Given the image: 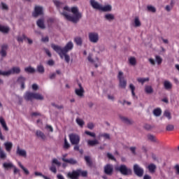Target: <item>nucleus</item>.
Segmentation results:
<instances>
[{"instance_id": "nucleus-1", "label": "nucleus", "mask_w": 179, "mask_h": 179, "mask_svg": "<svg viewBox=\"0 0 179 179\" xmlns=\"http://www.w3.org/2000/svg\"><path fill=\"white\" fill-rule=\"evenodd\" d=\"M62 16L73 23H78L82 18V13H79V8L78 7H72L70 8L68 6L63 8V11L60 12Z\"/></svg>"}, {"instance_id": "nucleus-2", "label": "nucleus", "mask_w": 179, "mask_h": 179, "mask_svg": "<svg viewBox=\"0 0 179 179\" xmlns=\"http://www.w3.org/2000/svg\"><path fill=\"white\" fill-rule=\"evenodd\" d=\"M51 48L59 55H61V54H67L68 52H69V51H72V50L73 49V43H72V41H69L64 48H62L61 46L57 45L55 44H52Z\"/></svg>"}, {"instance_id": "nucleus-3", "label": "nucleus", "mask_w": 179, "mask_h": 179, "mask_svg": "<svg viewBox=\"0 0 179 179\" xmlns=\"http://www.w3.org/2000/svg\"><path fill=\"white\" fill-rule=\"evenodd\" d=\"M24 99L27 100V101H31L33 99H35L36 100H43L44 97L40 94L27 92L25 93Z\"/></svg>"}, {"instance_id": "nucleus-4", "label": "nucleus", "mask_w": 179, "mask_h": 179, "mask_svg": "<svg viewBox=\"0 0 179 179\" xmlns=\"http://www.w3.org/2000/svg\"><path fill=\"white\" fill-rule=\"evenodd\" d=\"M115 170L120 171L123 176H131L132 174V170L127 168V166L124 164L115 168Z\"/></svg>"}, {"instance_id": "nucleus-5", "label": "nucleus", "mask_w": 179, "mask_h": 179, "mask_svg": "<svg viewBox=\"0 0 179 179\" xmlns=\"http://www.w3.org/2000/svg\"><path fill=\"white\" fill-rule=\"evenodd\" d=\"M69 138L71 145H79L80 142V136L79 135L72 133L69 135Z\"/></svg>"}, {"instance_id": "nucleus-6", "label": "nucleus", "mask_w": 179, "mask_h": 179, "mask_svg": "<svg viewBox=\"0 0 179 179\" xmlns=\"http://www.w3.org/2000/svg\"><path fill=\"white\" fill-rule=\"evenodd\" d=\"M117 78L120 82V87H122V89H125V87H127V80L124 79V73H122V71H119Z\"/></svg>"}, {"instance_id": "nucleus-7", "label": "nucleus", "mask_w": 179, "mask_h": 179, "mask_svg": "<svg viewBox=\"0 0 179 179\" xmlns=\"http://www.w3.org/2000/svg\"><path fill=\"white\" fill-rule=\"evenodd\" d=\"M103 173L106 174V176H113L114 173V166L113 164H107L103 167Z\"/></svg>"}, {"instance_id": "nucleus-8", "label": "nucleus", "mask_w": 179, "mask_h": 179, "mask_svg": "<svg viewBox=\"0 0 179 179\" xmlns=\"http://www.w3.org/2000/svg\"><path fill=\"white\" fill-rule=\"evenodd\" d=\"M133 169H134V173L138 177H142L143 176V173H144L143 169L139 166V165L136 164H134Z\"/></svg>"}, {"instance_id": "nucleus-9", "label": "nucleus", "mask_w": 179, "mask_h": 179, "mask_svg": "<svg viewBox=\"0 0 179 179\" xmlns=\"http://www.w3.org/2000/svg\"><path fill=\"white\" fill-rule=\"evenodd\" d=\"M88 37L91 43H96L99 41V34L97 32H90Z\"/></svg>"}, {"instance_id": "nucleus-10", "label": "nucleus", "mask_w": 179, "mask_h": 179, "mask_svg": "<svg viewBox=\"0 0 179 179\" xmlns=\"http://www.w3.org/2000/svg\"><path fill=\"white\" fill-rule=\"evenodd\" d=\"M43 7L36 6H35L34 11L32 13V16L34 17H37L38 16L43 15Z\"/></svg>"}, {"instance_id": "nucleus-11", "label": "nucleus", "mask_w": 179, "mask_h": 179, "mask_svg": "<svg viewBox=\"0 0 179 179\" xmlns=\"http://www.w3.org/2000/svg\"><path fill=\"white\" fill-rule=\"evenodd\" d=\"M84 159H85V162L86 163V165L88 167H93V159H92V157L85 156Z\"/></svg>"}, {"instance_id": "nucleus-12", "label": "nucleus", "mask_w": 179, "mask_h": 179, "mask_svg": "<svg viewBox=\"0 0 179 179\" xmlns=\"http://www.w3.org/2000/svg\"><path fill=\"white\" fill-rule=\"evenodd\" d=\"M16 153L18 156H21L22 157H26L27 156V152L24 150L20 149V147H17Z\"/></svg>"}, {"instance_id": "nucleus-13", "label": "nucleus", "mask_w": 179, "mask_h": 179, "mask_svg": "<svg viewBox=\"0 0 179 179\" xmlns=\"http://www.w3.org/2000/svg\"><path fill=\"white\" fill-rule=\"evenodd\" d=\"M78 86L80 89H76L75 92L77 96L79 97H83V93H85V90H83V87H82V85L78 84Z\"/></svg>"}, {"instance_id": "nucleus-14", "label": "nucleus", "mask_w": 179, "mask_h": 179, "mask_svg": "<svg viewBox=\"0 0 179 179\" xmlns=\"http://www.w3.org/2000/svg\"><path fill=\"white\" fill-rule=\"evenodd\" d=\"M90 5L94 9H97L100 10L101 8V5H100L96 0H90Z\"/></svg>"}, {"instance_id": "nucleus-15", "label": "nucleus", "mask_w": 179, "mask_h": 179, "mask_svg": "<svg viewBox=\"0 0 179 179\" xmlns=\"http://www.w3.org/2000/svg\"><path fill=\"white\" fill-rule=\"evenodd\" d=\"M8 50V45H1V49L0 50V55L1 57H6V51Z\"/></svg>"}, {"instance_id": "nucleus-16", "label": "nucleus", "mask_w": 179, "mask_h": 179, "mask_svg": "<svg viewBox=\"0 0 179 179\" xmlns=\"http://www.w3.org/2000/svg\"><path fill=\"white\" fill-rule=\"evenodd\" d=\"M17 83H20L21 85V89H24V83L26 82V78L23 76L18 77L17 80Z\"/></svg>"}, {"instance_id": "nucleus-17", "label": "nucleus", "mask_w": 179, "mask_h": 179, "mask_svg": "<svg viewBox=\"0 0 179 179\" xmlns=\"http://www.w3.org/2000/svg\"><path fill=\"white\" fill-rule=\"evenodd\" d=\"M0 124L2 128L4 129V131H9V128L8 127V125H6V122H5V119H3V117H0Z\"/></svg>"}, {"instance_id": "nucleus-18", "label": "nucleus", "mask_w": 179, "mask_h": 179, "mask_svg": "<svg viewBox=\"0 0 179 179\" xmlns=\"http://www.w3.org/2000/svg\"><path fill=\"white\" fill-rule=\"evenodd\" d=\"M63 162L64 163H68L69 164L71 165H75L78 164V161L73 158H70V159H63Z\"/></svg>"}, {"instance_id": "nucleus-19", "label": "nucleus", "mask_w": 179, "mask_h": 179, "mask_svg": "<svg viewBox=\"0 0 179 179\" xmlns=\"http://www.w3.org/2000/svg\"><path fill=\"white\" fill-rule=\"evenodd\" d=\"M3 167L4 170H9L10 169H13L15 167V165L12 162H4L3 164Z\"/></svg>"}, {"instance_id": "nucleus-20", "label": "nucleus", "mask_w": 179, "mask_h": 179, "mask_svg": "<svg viewBox=\"0 0 179 179\" xmlns=\"http://www.w3.org/2000/svg\"><path fill=\"white\" fill-rule=\"evenodd\" d=\"M73 173H78V177L81 176L82 177H87V171H82L81 169H77L76 171H73Z\"/></svg>"}, {"instance_id": "nucleus-21", "label": "nucleus", "mask_w": 179, "mask_h": 179, "mask_svg": "<svg viewBox=\"0 0 179 179\" xmlns=\"http://www.w3.org/2000/svg\"><path fill=\"white\" fill-rule=\"evenodd\" d=\"M36 24L40 29H45V25L44 24V18H41L37 20Z\"/></svg>"}, {"instance_id": "nucleus-22", "label": "nucleus", "mask_w": 179, "mask_h": 179, "mask_svg": "<svg viewBox=\"0 0 179 179\" xmlns=\"http://www.w3.org/2000/svg\"><path fill=\"white\" fill-rule=\"evenodd\" d=\"M164 87L166 90H171V89H173V84L169 80H165L164 82Z\"/></svg>"}, {"instance_id": "nucleus-23", "label": "nucleus", "mask_w": 179, "mask_h": 179, "mask_svg": "<svg viewBox=\"0 0 179 179\" xmlns=\"http://www.w3.org/2000/svg\"><path fill=\"white\" fill-rule=\"evenodd\" d=\"M36 135L38 138H41V139H42V141H45V139L47 138V137L45 136V134H44L43 133V131H41L40 130L36 131Z\"/></svg>"}, {"instance_id": "nucleus-24", "label": "nucleus", "mask_w": 179, "mask_h": 179, "mask_svg": "<svg viewBox=\"0 0 179 179\" xmlns=\"http://www.w3.org/2000/svg\"><path fill=\"white\" fill-rule=\"evenodd\" d=\"M67 176L69 178H71V179H78V178H79V173H78V172L69 173L67 174Z\"/></svg>"}, {"instance_id": "nucleus-25", "label": "nucleus", "mask_w": 179, "mask_h": 179, "mask_svg": "<svg viewBox=\"0 0 179 179\" xmlns=\"http://www.w3.org/2000/svg\"><path fill=\"white\" fill-rule=\"evenodd\" d=\"M4 146L6 152H10V150H12V148H13V144L12 142H6L4 143Z\"/></svg>"}, {"instance_id": "nucleus-26", "label": "nucleus", "mask_w": 179, "mask_h": 179, "mask_svg": "<svg viewBox=\"0 0 179 179\" xmlns=\"http://www.w3.org/2000/svg\"><path fill=\"white\" fill-rule=\"evenodd\" d=\"M112 7L110 5H107L105 6H101V9L99 10H101V12H111Z\"/></svg>"}, {"instance_id": "nucleus-27", "label": "nucleus", "mask_w": 179, "mask_h": 179, "mask_svg": "<svg viewBox=\"0 0 179 179\" xmlns=\"http://www.w3.org/2000/svg\"><path fill=\"white\" fill-rule=\"evenodd\" d=\"M99 142L97 139L87 141L88 146H96V145H99Z\"/></svg>"}, {"instance_id": "nucleus-28", "label": "nucleus", "mask_w": 179, "mask_h": 179, "mask_svg": "<svg viewBox=\"0 0 179 179\" xmlns=\"http://www.w3.org/2000/svg\"><path fill=\"white\" fill-rule=\"evenodd\" d=\"M36 71L38 73L43 75V73L45 72V69H44V66H43L42 64H39L36 67Z\"/></svg>"}, {"instance_id": "nucleus-29", "label": "nucleus", "mask_w": 179, "mask_h": 179, "mask_svg": "<svg viewBox=\"0 0 179 179\" xmlns=\"http://www.w3.org/2000/svg\"><path fill=\"white\" fill-rule=\"evenodd\" d=\"M60 58L62 59H64H64L66 61V62H67V64H69V61H71V57H69V55H67L66 53L65 54H61V55H59Z\"/></svg>"}, {"instance_id": "nucleus-30", "label": "nucleus", "mask_w": 179, "mask_h": 179, "mask_svg": "<svg viewBox=\"0 0 179 179\" xmlns=\"http://www.w3.org/2000/svg\"><path fill=\"white\" fill-rule=\"evenodd\" d=\"M152 113L155 117H160L162 115V109L160 108H157L153 110Z\"/></svg>"}, {"instance_id": "nucleus-31", "label": "nucleus", "mask_w": 179, "mask_h": 179, "mask_svg": "<svg viewBox=\"0 0 179 179\" xmlns=\"http://www.w3.org/2000/svg\"><path fill=\"white\" fill-rule=\"evenodd\" d=\"M9 71H10V72H11V75L15 74V73L18 74L20 72V68L17 67V66H14Z\"/></svg>"}, {"instance_id": "nucleus-32", "label": "nucleus", "mask_w": 179, "mask_h": 179, "mask_svg": "<svg viewBox=\"0 0 179 179\" xmlns=\"http://www.w3.org/2000/svg\"><path fill=\"white\" fill-rule=\"evenodd\" d=\"M145 92L147 94H152V93H153V88L150 85H146L145 87Z\"/></svg>"}, {"instance_id": "nucleus-33", "label": "nucleus", "mask_w": 179, "mask_h": 179, "mask_svg": "<svg viewBox=\"0 0 179 179\" xmlns=\"http://www.w3.org/2000/svg\"><path fill=\"white\" fill-rule=\"evenodd\" d=\"M148 169L150 173H155V171H156V165L154 164H150L148 165Z\"/></svg>"}, {"instance_id": "nucleus-34", "label": "nucleus", "mask_w": 179, "mask_h": 179, "mask_svg": "<svg viewBox=\"0 0 179 179\" xmlns=\"http://www.w3.org/2000/svg\"><path fill=\"white\" fill-rule=\"evenodd\" d=\"M25 72L27 73H34L36 72V69L31 66H28L24 69Z\"/></svg>"}, {"instance_id": "nucleus-35", "label": "nucleus", "mask_w": 179, "mask_h": 179, "mask_svg": "<svg viewBox=\"0 0 179 179\" xmlns=\"http://www.w3.org/2000/svg\"><path fill=\"white\" fill-rule=\"evenodd\" d=\"M147 138H148V141H150V142L157 143V138H156V136H155L152 134H148L147 136Z\"/></svg>"}, {"instance_id": "nucleus-36", "label": "nucleus", "mask_w": 179, "mask_h": 179, "mask_svg": "<svg viewBox=\"0 0 179 179\" xmlns=\"http://www.w3.org/2000/svg\"><path fill=\"white\" fill-rule=\"evenodd\" d=\"M18 166H19V167H20V169H22V170H23L24 174H26L27 176H29L30 174V172H29V170H27V169H26L24 166H23L22 163L19 162Z\"/></svg>"}, {"instance_id": "nucleus-37", "label": "nucleus", "mask_w": 179, "mask_h": 179, "mask_svg": "<svg viewBox=\"0 0 179 179\" xmlns=\"http://www.w3.org/2000/svg\"><path fill=\"white\" fill-rule=\"evenodd\" d=\"M120 120H122L124 124H127L128 125H131V124H132V121L125 117L120 116Z\"/></svg>"}, {"instance_id": "nucleus-38", "label": "nucleus", "mask_w": 179, "mask_h": 179, "mask_svg": "<svg viewBox=\"0 0 179 179\" xmlns=\"http://www.w3.org/2000/svg\"><path fill=\"white\" fill-rule=\"evenodd\" d=\"M74 42L76 43V44H77V45H82V43H83V41H82V38L77 36L74 38Z\"/></svg>"}, {"instance_id": "nucleus-39", "label": "nucleus", "mask_w": 179, "mask_h": 179, "mask_svg": "<svg viewBox=\"0 0 179 179\" xmlns=\"http://www.w3.org/2000/svg\"><path fill=\"white\" fill-rule=\"evenodd\" d=\"M9 27H5V26H1L0 25V31L2 33H9Z\"/></svg>"}, {"instance_id": "nucleus-40", "label": "nucleus", "mask_w": 179, "mask_h": 179, "mask_svg": "<svg viewBox=\"0 0 179 179\" xmlns=\"http://www.w3.org/2000/svg\"><path fill=\"white\" fill-rule=\"evenodd\" d=\"M0 75L2 76H10V75H12V71H10V70L8 71H3L2 70H0Z\"/></svg>"}, {"instance_id": "nucleus-41", "label": "nucleus", "mask_w": 179, "mask_h": 179, "mask_svg": "<svg viewBox=\"0 0 179 179\" xmlns=\"http://www.w3.org/2000/svg\"><path fill=\"white\" fill-rule=\"evenodd\" d=\"M0 159H2V160H5L6 159V153H5V151L2 150L0 147Z\"/></svg>"}, {"instance_id": "nucleus-42", "label": "nucleus", "mask_w": 179, "mask_h": 179, "mask_svg": "<svg viewBox=\"0 0 179 179\" xmlns=\"http://www.w3.org/2000/svg\"><path fill=\"white\" fill-rule=\"evenodd\" d=\"M137 81L139 83H141V85H143L145 82H149V78H137Z\"/></svg>"}, {"instance_id": "nucleus-43", "label": "nucleus", "mask_w": 179, "mask_h": 179, "mask_svg": "<svg viewBox=\"0 0 179 179\" xmlns=\"http://www.w3.org/2000/svg\"><path fill=\"white\" fill-rule=\"evenodd\" d=\"M129 62L130 65H132L133 66L136 65V59L134 57H130L129 59Z\"/></svg>"}, {"instance_id": "nucleus-44", "label": "nucleus", "mask_w": 179, "mask_h": 179, "mask_svg": "<svg viewBox=\"0 0 179 179\" xmlns=\"http://www.w3.org/2000/svg\"><path fill=\"white\" fill-rule=\"evenodd\" d=\"M54 3L55 6H57V9H61V8H62V5H64V3L59 1H54Z\"/></svg>"}, {"instance_id": "nucleus-45", "label": "nucleus", "mask_w": 179, "mask_h": 179, "mask_svg": "<svg viewBox=\"0 0 179 179\" xmlns=\"http://www.w3.org/2000/svg\"><path fill=\"white\" fill-rule=\"evenodd\" d=\"M27 38V36L26 35L23 34L22 36H17V40L18 43H23V40H26Z\"/></svg>"}, {"instance_id": "nucleus-46", "label": "nucleus", "mask_w": 179, "mask_h": 179, "mask_svg": "<svg viewBox=\"0 0 179 179\" xmlns=\"http://www.w3.org/2000/svg\"><path fill=\"white\" fill-rule=\"evenodd\" d=\"M129 89L131 92V94H132L133 97H135V86L134 85V84L129 85Z\"/></svg>"}, {"instance_id": "nucleus-47", "label": "nucleus", "mask_w": 179, "mask_h": 179, "mask_svg": "<svg viewBox=\"0 0 179 179\" xmlns=\"http://www.w3.org/2000/svg\"><path fill=\"white\" fill-rule=\"evenodd\" d=\"M134 24L136 27H139L141 26V21L138 17H136L134 19Z\"/></svg>"}, {"instance_id": "nucleus-48", "label": "nucleus", "mask_w": 179, "mask_h": 179, "mask_svg": "<svg viewBox=\"0 0 179 179\" xmlns=\"http://www.w3.org/2000/svg\"><path fill=\"white\" fill-rule=\"evenodd\" d=\"M106 156H107V157H108V159H109V160H113V162H116V159H115V157H114V155H112L111 153H110V152H108L107 154H106Z\"/></svg>"}, {"instance_id": "nucleus-49", "label": "nucleus", "mask_w": 179, "mask_h": 179, "mask_svg": "<svg viewBox=\"0 0 179 179\" xmlns=\"http://www.w3.org/2000/svg\"><path fill=\"white\" fill-rule=\"evenodd\" d=\"M76 122L80 127H81V128L85 125V122L78 117L76 119Z\"/></svg>"}, {"instance_id": "nucleus-50", "label": "nucleus", "mask_w": 179, "mask_h": 179, "mask_svg": "<svg viewBox=\"0 0 179 179\" xmlns=\"http://www.w3.org/2000/svg\"><path fill=\"white\" fill-rule=\"evenodd\" d=\"M105 18L106 20H114V15L113 14H106Z\"/></svg>"}, {"instance_id": "nucleus-51", "label": "nucleus", "mask_w": 179, "mask_h": 179, "mask_svg": "<svg viewBox=\"0 0 179 179\" xmlns=\"http://www.w3.org/2000/svg\"><path fill=\"white\" fill-rule=\"evenodd\" d=\"M164 117H166L168 120H171V113L169 110H165L164 113Z\"/></svg>"}, {"instance_id": "nucleus-52", "label": "nucleus", "mask_w": 179, "mask_h": 179, "mask_svg": "<svg viewBox=\"0 0 179 179\" xmlns=\"http://www.w3.org/2000/svg\"><path fill=\"white\" fill-rule=\"evenodd\" d=\"M147 9L148 12H152V13H155L156 12V8L152 6H148Z\"/></svg>"}, {"instance_id": "nucleus-53", "label": "nucleus", "mask_w": 179, "mask_h": 179, "mask_svg": "<svg viewBox=\"0 0 179 179\" xmlns=\"http://www.w3.org/2000/svg\"><path fill=\"white\" fill-rule=\"evenodd\" d=\"M155 59H156V62H157L158 65H160L162 64V62H163V59H162V57H160V56H159V55L155 56Z\"/></svg>"}, {"instance_id": "nucleus-54", "label": "nucleus", "mask_w": 179, "mask_h": 179, "mask_svg": "<svg viewBox=\"0 0 179 179\" xmlns=\"http://www.w3.org/2000/svg\"><path fill=\"white\" fill-rule=\"evenodd\" d=\"M166 130L168 131H174V125L173 124H168L166 127Z\"/></svg>"}, {"instance_id": "nucleus-55", "label": "nucleus", "mask_w": 179, "mask_h": 179, "mask_svg": "<svg viewBox=\"0 0 179 179\" xmlns=\"http://www.w3.org/2000/svg\"><path fill=\"white\" fill-rule=\"evenodd\" d=\"M85 134L86 135H88L89 136H91L92 138H96V134H94L93 132H90L89 131H85Z\"/></svg>"}, {"instance_id": "nucleus-56", "label": "nucleus", "mask_w": 179, "mask_h": 179, "mask_svg": "<svg viewBox=\"0 0 179 179\" xmlns=\"http://www.w3.org/2000/svg\"><path fill=\"white\" fill-rule=\"evenodd\" d=\"M85 134L86 135H88L89 136H91L92 138H96V134H94L93 132H90L89 131H85Z\"/></svg>"}, {"instance_id": "nucleus-57", "label": "nucleus", "mask_w": 179, "mask_h": 179, "mask_svg": "<svg viewBox=\"0 0 179 179\" xmlns=\"http://www.w3.org/2000/svg\"><path fill=\"white\" fill-rule=\"evenodd\" d=\"M71 148V145L68 143V141L66 138L64 139V149H69Z\"/></svg>"}, {"instance_id": "nucleus-58", "label": "nucleus", "mask_w": 179, "mask_h": 179, "mask_svg": "<svg viewBox=\"0 0 179 179\" xmlns=\"http://www.w3.org/2000/svg\"><path fill=\"white\" fill-rule=\"evenodd\" d=\"M55 22V19H54V18H49V19L48 20V26H52V24H53Z\"/></svg>"}, {"instance_id": "nucleus-59", "label": "nucleus", "mask_w": 179, "mask_h": 179, "mask_svg": "<svg viewBox=\"0 0 179 179\" xmlns=\"http://www.w3.org/2000/svg\"><path fill=\"white\" fill-rule=\"evenodd\" d=\"M99 136L105 138V139H110V134L107 133L100 134Z\"/></svg>"}, {"instance_id": "nucleus-60", "label": "nucleus", "mask_w": 179, "mask_h": 179, "mask_svg": "<svg viewBox=\"0 0 179 179\" xmlns=\"http://www.w3.org/2000/svg\"><path fill=\"white\" fill-rule=\"evenodd\" d=\"M1 9H3V10H8V5H6L4 3H1Z\"/></svg>"}, {"instance_id": "nucleus-61", "label": "nucleus", "mask_w": 179, "mask_h": 179, "mask_svg": "<svg viewBox=\"0 0 179 179\" xmlns=\"http://www.w3.org/2000/svg\"><path fill=\"white\" fill-rule=\"evenodd\" d=\"M52 164H57V166H61V162H58V159H52Z\"/></svg>"}, {"instance_id": "nucleus-62", "label": "nucleus", "mask_w": 179, "mask_h": 179, "mask_svg": "<svg viewBox=\"0 0 179 179\" xmlns=\"http://www.w3.org/2000/svg\"><path fill=\"white\" fill-rule=\"evenodd\" d=\"M50 171H52V173H54L55 174L57 173V168L55 167V166H52L50 168Z\"/></svg>"}, {"instance_id": "nucleus-63", "label": "nucleus", "mask_w": 179, "mask_h": 179, "mask_svg": "<svg viewBox=\"0 0 179 179\" xmlns=\"http://www.w3.org/2000/svg\"><path fill=\"white\" fill-rule=\"evenodd\" d=\"M44 50H45V54H47L48 56L49 57V58H51L52 55H51V52H50V50L45 48Z\"/></svg>"}, {"instance_id": "nucleus-64", "label": "nucleus", "mask_w": 179, "mask_h": 179, "mask_svg": "<svg viewBox=\"0 0 179 179\" xmlns=\"http://www.w3.org/2000/svg\"><path fill=\"white\" fill-rule=\"evenodd\" d=\"M175 170L176 171V174H178V176H179V164H176L175 166Z\"/></svg>"}]
</instances>
